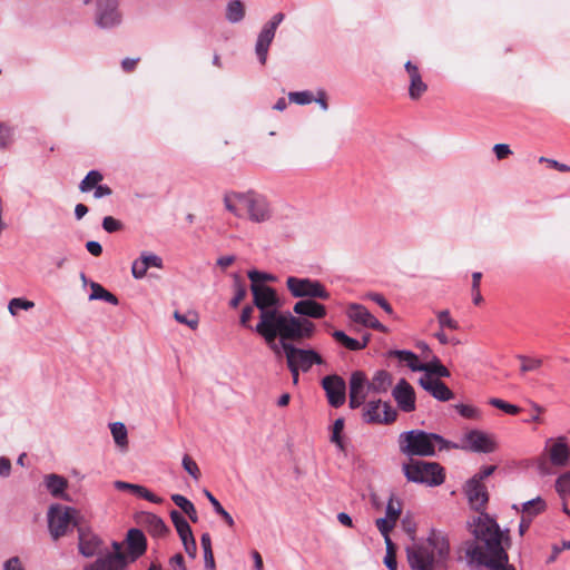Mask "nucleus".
Listing matches in <instances>:
<instances>
[{"mask_svg":"<svg viewBox=\"0 0 570 570\" xmlns=\"http://www.w3.org/2000/svg\"><path fill=\"white\" fill-rule=\"evenodd\" d=\"M473 534L476 542H469L465 554L471 562L485 566L489 570H514L509 564L507 548L510 546L509 535H504L497 521L481 513L474 521Z\"/></svg>","mask_w":570,"mask_h":570,"instance_id":"f257e3e1","label":"nucleus"},{"mask_svg":"<svg viewBox=\"0 0 570 570\" xmlns=\"http://www.w3.org/2000/svg\"><path fill=\"white\" fill-rule=\"evenodd\" d=\"M253 331L264 340L276 356H279L284 344L309 340L316 326L311 320L297 317L281 307L259 317Z\"/></svg>","mask_w":570,"mask_h":570,"instance_id":"f03ea898","label":"nucleus"},{"mask_svg":"<svg viewBox=\"0 0 570 570\" xmlns=\"http://www.w3.org/2000/svg\"><path fill=\"white\" fill-rule=\"evenodd\" d=\"M126 544L127 551H124L122 543L114 541L112 550L87 563L81 570H127L131 562L146 552V537L141 530L130 529L127 532Z\"/></svg>","mask_w":570,"mask_h":570,"instance_id":"7ed1b4c3","label":"nucleus"},{"mask_svg":"<svg viewBox=\"0 0 570 570\" xmlns=\"http://www.w3.org/2000/svg\"><path fill=\"white\" fill-rule=\"evenodd\" d=\"M450 556L448 534L441 530H431L426 542L406 548V557L412 570H438Z\"/></svg>","mask_w":570,"mask_h":570,"instance_id":"20e7f679","label":"nucleus"},{"mask_svg":"<svg viewBox=\"0 0 570 570\" xmlns=\"http://www.w3.org/2000/svg\"><path fill=\"white\" fill-rule=\"evenodd\" d=\"M224 205L236 217H242L246 213L248 219L254 223H265L272 218V207L267 198L253 190L226 194Z\"/></svg>","mask_w":570,"mask_h":570,"instance_id":"39448f33","label":"nucleus"},{"mask_svg":"<svg viewBox=\"0 0 570 570\" xmlns=\"http://www.w3.org/2000/svg\"><path fill=\"white\" fill-rule=\"evenodd\" d=\"M436 446L439 450H449L450 441L436 433H429L423 430H410L399 436L401 453L407 456H433Z\"/></svg>","mask_w":570,"mask_h":570,"instance_id":"423d86ee","label":"nucleus"},{"mask_svg":"<svg viewBox=\"0 0 570 570\" xmlns=\"http://www.w3.org/2000/svg\"><path fill=\"white\" fill-rule=\"evenodd\" d=\"M47 518L48 529L53 540L66 535L70 527H76L78 530L79 525H82L78 510L58 503L50 505Z\"/></svg>","mask_w":570,"mask_h":570,"instance_id":"0eeeda50","label":"nucleus"},{"mask_svg":"<svg viewBox=\"0 0 570 570\" xmlns=\"http://www.w3.org/2000/svg\"><path fill=\"white\" fill-rule=\"evenodd\" d=\"M402 469L410 482L422 483L429 487L440 485L444 482L443 469L436 462L411 460L410 463L403 464Z\"/></svg>","mask_w":570,"mask_h":570,"instance_id":"6e6552de","label":"nucleus"},{"mask_svg":"<svg viewBox=\"0 0 570 570\" xmlns=\"http://www.w3.org/2000/svg\"><path fill=\"white\" fill-rule=\"evenodd\" d=\"M286 288L294 298H330V293L325 286L320 281L308 277L288 276L286 278Z\"/></svg>","mask_w":570,"mask_h":570,"instance_id":"1a4fd4ad","label":"nucleus"},{"mask_svg":"<svg viewBox=\"0 0 570 570\" xmlns=\"http://www.w3.org/2000/svg\"><path fill=\"white\" fill-rule=\"evenodd\" d=\"M286 357L287 367H295L302 372H308L314 365L324 364L322 355L313 348L297 347L293 343L284 344L282 350Z\"/></svg>","mask_w":570,"mask_h":570,"instance_id":"9d476101","label":"nucleus"},{"mask_svg":"<svg viewBox=\"0 0 570 570\" xmlns=\"http://www.w3.org/2000/svg\"><path fill=\"white\" fill-rule=\"evenodd\" d=\"M250 292L253 305L259 312L258 318L282 307L278 294L273 287L265 284H255L250 285Z\"/></svg>","mask_w":570,"mask_h":570,"instance_id":"9b49d317","label":"nucleus"},{"mask_svg":"<svg viewBox=\"0 0 570 570\" xmlns=\"http://www.w3.org/2000/svg\"><path fill=\"white\" fill-rule=\"evenodd\" d=\"M495 448L494 440L480 430H471L465 433L461 439V443L450 442V449H461L479 453H491Z\"/></svg>","mask_w":570,"mask_h":570,"instance_id":"f8f14e48","label":"nucleus"},{"mask_svg":"<svg viewBox=\"0 0 570 570\" xmlns=\"http://www.w3.org/2000/svg\"><path fill=\"white\" fill-rule=\"evenodd\" d=\"M78 550L85 558L104 556L108 550L105 549L102 539L95 533L88 525H79L78 529Z\"/></svg>","mask_w":570,"mask_h":570,"instance_id":"ddd939ff","label":"nucleus"},{"mask_svg":"<svg viewBox=\"0 0 570 570\" xmlns=\"http://www.w3.org/2000/svg\"><path fill=\"white\" fill-rule=\"evenodd\" d=\"M396 416V410L381 400L367 402L362 414L363 421L370 424H390Z\"/></svg>","mask_w":570,"mask_h":570,"instance_id":"4468645a","label":"nucleus"},{"mask_svg":"<svg viewBox=\"0 0 570 570\" xmlns=\"http://www.w3.org/2000/svg\"><path fill=\"white\" fill-rule=\"evenodd\" d=\"M283 20L284 14L282 12L274 14L273 18L264 24L263 29L258 33L255 45V53L262 65L266 63L269 46L275 37L277 27Z\"/></svg>","mask_w":570,"mask_h":570,"instance_id":"2eb2a0df","label":"nucleus"},{"mask_svg":"<svg viewBox=\"0 0 570 570\" xmlns=\"http://www.w3.org/2000/svg\"><path fill=\"white\" fill-rule=\"evenodd\" d=\"M119 0H98L96 22L100 28H114L121 21V14L118 10Z\"/></svg>","mask_w":570,"mask_h":570,"instance_id":"dca6fc26","label":"nucleus"},{"mask_svg":"<svg viewBox=\"0 0 570 570\" xmlns=\"http://www.w3.org/2000/svg\"><path fill=\"white\" fill-rule=\"evenodd\" d=\"M322 387L326 393L328 403L333 407H340L346 400V384L345 381L336 375H327L322 380Z\"/></svg>","mask_w":570,"mask_h":570,"instance_id":"f3484780","label":"nucleus"},{"mask_svg":"<svg viewBox=\"0 0 570 570\" xmlns=\"http://www.w3.org/2000/svg\"><path fill=\"white\" fill-rule=\"evenodd\" d=\"M368 381L365 374L361 371H355L351 374L350 377V407L357 409L360 407L367 394L371 392L368 390Z\"/></svg>","mask_w":570,"mask_h":570,"instance_id":"a211bd4d","label":"nucleus"},{"mask_svg":"<svg viewBox=\"0 0 570 570\" xmlns=\"http://www.w3.org/2000/svg\"><path fill=\"white\" fill-rule=\"evenodd\" d=\"M392 395L401 411L410 413L415 410V392L406 380L401 379L397 382L392 391Z\"/></svg>","mask_w":570,"mask_h":570,"instance_id":"6ab92c4d","label":"nucleus"},{"mask_svg":"<svg viewBox=\"0 0 570 570\" xmlns=\"http://www.w3.org/2000/svg\"><path fill=\"white\" fill-rule=\"evenodd\" d=\"M464 493L468 498L470 507L475 511H481L485 508L489 500L487 487L476 482V479H470L464 485Z\"/></svg>","mask_w":570,"mask_h":570,"instance_id":"aec40b11","label":"nucleus"},{"mask_svg":"<svg viewBox=\"0 0 570 570\" xmlns=\"http://www.w3.org/2000/svg\"><path fill=\"white\" fill-rule=\"evenodd\" d=\"M419 383L438 401L446 402L454 397V393L440 379L423 375L420 377Z\"/></svg>","mask_w":570,"mask_h":570,"instance_id":"412c9836","label":"nucleus"},{"mask_svg":"<svg viewBox=\"0 0 570 570\" xmlns=\"http://www.w3.org/2000/svg\"><path fill=\"white\" fill-rule=\"evenodd\" d=\"M316 298L299 299L293 306V313L302 318H323L326 307L315 301Z\"/></svg>","mask_w":570,"mask_h":570,"instance_id":"4be33fe9","label":"nucleus"},{"mask_svg":"<svg viewBox=\"0 0 570 570\" xmlns=\"http://www.w3.org/2000/svg\"><path fill=\"white\" fill-rule=\"evenodd\" d=\"M348 317L366 327L384 332L385 327L370 313L367 308L358 304H352L348 308Z\"/></svg>","mask_w":570,"mask_h":570,"instance_id":"5701e85b","label":"nucleus"},{"mask_svg":"<svg viewBox=\"0 0 570 570\" xmlns=\"http://www.w3.org/2000/svg\"><path fill=\"white\" fill-rule=\"evenodd\" d=\"M404 67L410 77L409 96L411 99L416 100L428 90V86L422 80L417 66L407 61Z\"/></svg>","mask_w":570,"mask_h":570,"instance_id":"b1692460","label":"nucleus"},{"mask_svg":"<svg viewBox=\"0 0 570 570\" xmlns=\"http://www.w3.org/2000/svg\"><path fill=\"white\" fill-rule=\"evenodd\" d=\"M570 451L564 439L559 438L549 449V458L553 465L563 466L569 460Z\"/></svg>","mask_w":570,"mask_h":570,"instance_id":"393cba45","label":"nucleus"},{"mask_svg":"<svg viewBox=\"0 0 570 570\" xmlns=\"http://www.w3.org/2000/svg\"><path fill=\"white\" fill-rule=\"evenodd\" d=\"M115 488L120 491H125V490L130 491L134 494H136L140 498H144L147 501L153 502V503H160L163 501L161 498L157 497L156 494L150 492L147 488L139 485V484L128 483L125 481H116Z\"/></svg>","mask_w":570,"mask_h":570,"instance_id":"a878e982","label":"nucleus"},{"mask_svg":"<svg viewBox=\"0 0 570 570\" xmlns=\"http://www.w3.org/2000/svg\"><path fill=\"white\" fill-rule=\"evenodd\" d=\"M513 509L517 511H521V514L524 517H528L530 520L533 521V519L546 511L547 503L541 497H537L532 500H529L527 502H523L521 504V509H519L515 504L513 505Z\"/></svg>","mask_w":570,"mask_h":570,"instance_id":"bb28decb","label":"nucleus"},{"mask_svg":"<svg viewBox=\"0 0 570 570\" xmlns=\"http://www.w3.org/2000/svg\"><path fill=\"white\" fill-rule=\"evenodd\" d=\"M389 355L397 358L401 363H404L413 372H421V370L425 368L423 363L420 362L417 355L411 351L393 350L390 351Z\"/></svg>","mask_w":570,"mask_h":570,"instance_id":"cd10ccee","label":"nucleus"},{"mask_svg":"<svg viewBox=\"0 0 570 570\" xmlns=\"http://www.w3.org/2000/svg\"><path fill=\"white\" fill-rule=\"evenodd\" d=\"M332 336L335 338L336 342L342 344L344 347H346L350 351H360L366 347L370 336L366 335L363 337L362 341L352 338L347 336L343 331H334Z\"/></svg>","mask_w":570,"mask_h":570,"instance_id":"c85d7f7f","label":"nucleus"},{"mask_svg":"<svg viewBox=\"0 0 570 570\" xmlns=\"http://www.w3.org/2000/svg\"><path fill=\"white\" fill-rule=\"evenodd\" d=\"M45 485L52 497L60 498L67 489L68 482L63 476L52 473L45 476Z\"/></svg>","mask_w":570,"mask_h":570,"instance_id":"c756f323","label":"nucleus"},{"mask_svg":"<svg viewBox=\"0 0 570 570\" xmlns=\"http://www.w3.org/2000/svg\"><path fill=\"white\" fill-rule=\"evenodd\" d=\"M368 390L373 393H384L392 384V376L389 372L377 371L371 381H368Z\"/></svg>","mask_w":570,"mask_h":570,"instance_id":"7c9ffc66","label":"nucleus"},{"mask_svg":"<svg viewBox=\"0 0 570 570\" xmlns=\"http://www.w3.org/2000/svg\"><path fill=\"white\" fill-rule=\"evenodd\" d=\"M423 366H425V368L421 370V372H424V375H431V377L434 379L450 376V371L441 363L436 356H433L431 361L423 363Z\"/></svg>","mask_w":570,"mask_h":570,"instance_id":"2f4dec72","label":"nucleus"},{"mask_svg":"<svg viewBox=\"0 0 570 570\" xmlns=\"http://www.w3.org/2000/svg\"><path fill=\"white\" fill-rule=\"evenodd\" d=\"M109 428L116 445L121 450L127 449L128 432L126 425L121 422H114L109 424Z\"/></svg>","mask_w":570,"mask_h":570,"instance_id":"473e14b6","label":"nucleus"},{"mask_svg":"<svg viewBox=\"0 0 570 570\" xmlns=\"http://www.w3.org/2000/svg\"><path fill=\"white\" fill-rule=\"evenodd\" d=\"M91 294L89 295L90 301L101 299L112 305H118V298L107 289H105L100 284L92 282L90 284Z\"/></svg>","mask_w":570,"mask_h":570,"instance_id":"72a5a7b5","label":"nucleus"},{"mask_svg":"<svg viewBox=\"0 0 570 570\" xmlns=\"http://www.w3.org/2000/svg\"><path fill=\"white\" fill-rule=\"evenodd\" d=\"M245 17V7L239 0H232L226 7V19L230 23H238Z\"/></svg>","mask_w":570,"mask_h":570,"instance_id":"f704fd0d","label":"nucleus"},{"mask_svg":"<svg viewBox=\"0 0 570 570\" xmlns=\"http://www.w3.org/2000/svg\"><path fill=\"white\" fill-rule=\"evenodd\" d=\"M146 523L149 532L154 537H163L168 532V528L165 524L164 520L155 514H147Z\"/></svg>","mask_w":570,"mask_h":570,"instance_id":"c9c22d12","label":"nucleus"},{"mask_svg":"<svg viewBox=\"0 0 570 570\" xmlns=\"http://www.w3.org/2000/svg\"><path fill=\"white\" fill-rule=\"evenodd\" d=\"M204 493L210 502L214 511L223 518L228 527L233 528L235 524L233 517L224 509L220 502L208 490H205Z\"/></svg>","mask_w":570,"mask_h":570,"instance_id":"e433bc0d","label":"nucleus"},{"mask_svg":"<svg viewBox=\"0 0 570 570\" xmlns=\"http://www.w3.org/2000/svg\"><path fill=\"white\" fill-rule=\"evenodd\" d=\"M170 519L176 528L179 538L189 535V533L193 532L189 523L179 511L173 510L170 512Z\"/></svg>","mask_w":570,"mask_h":570,"instance_id":"4c0bfd02","label":"nucleus"},{"mask_svg":"<svg viewBox=\"0 0 570 570\" xmlns=\"http://www.w3.org/2000/svg\"><path fill=\"white\" fill-rule=\"evenodd\" d=\"M102 175L98 170H90L86 177L81 180L79 185V189L82 193L90 191L95 187L99 186V183L102 180Z\"/></svg>","mask_w":570,"mask_h":570,"instance_id":"58836bf2","label":"nucleus"},{"mask_svg":"<svg viewBox=\"0 0 570 570\" xmlns=\"http://www.w3.org/2000/svg\"><path fill=\"white\" fill-rule=\"evenodd\" d=\"M35 307V303L32 301L21 298V297H14L10 299L8 304V311L12 316H16L18 314L19 309L29 311Z\"/></svg>","mask_w":570,"mask_h":570,"instance_id":"ea45409f","label":"nucleus"},{"mask_svg":"<svg viewBox=\"0 0 570 570\" xmlns=\"http://www.w3.org/2000/svg\"><path fill=\"white\" fill-rule=\"evenodd\" d=\"M234 291H235V294H234V297L229 302V306L232 308H237L239 306L240 302L246 297V294H247L246 287L238 276H235Z\"/></svg>","mask_w":570,"mask_h":570,"instance_id":"a19ab883","label":"nucleus"},{"mask_svg":"<svg viewBox=\"0 0 570 570\" xmlns=\"http://www.w3.org/2000/svg\"><path fill=\"white\" fill-rule=\"evenodd\" d=\"M385 546H386V553H385L383 562L389 570H396L397 561H396L395 544L392 542L391 539H387V542H385Z\"/></svg>","mask_w":570,"mask_h":570,"instance_id":"79ce46f5","label":"nucleus"},{"mask_svg":"<svg viewBox=\"0 0 570 570\" xmlns=\"http://www.w3.org/2000/svg\"><path fill=\"white\" fill-rule=\"evenodd\" d=\"M386 518L391 519L392 521L396 522L401 515L402 512V504L401 501L391 495L389 499V502L386 504Z\"/></svg>","mask_w":570,"mask_h":570,"instance_id":"37998d69","label":"nucleus"},{"mask_svg":"<svg viewBox=\"0 0 570 570\" xmlns=\"http://www.w3.org/2000/svg\"><path fill=\"white\" fill-rule=\"evenodd\" d=\"M288 100L292 104L304 106L311 104L314 100V96L308 90L292 91L288 94Z\"/></svg>","mask_w":570,"mask_h":570,"instance_id":"c03bdc74","label":"nucleus"},{"mask_svg":"<svg viewBox=\"0 0 570 570\" xmlns=\"http://www.w3.org/2000/svg\"><path fill=\"white\" fill-rule=\"evenodd\" d=\"M518 360L521 362L520 371L522 373L538 370L542 365V360L537 357H529L525 355H518Z\"/></svg>","mask_w":570,"mask_h":570,"instance_id":"a18cd8bd","label":"nucleus"},{"mask_svg":"<svg viewBox=\"0 0 570 570\" xmlns=\"http://www.w3.org/2000/svg\"><path fill=\"white\" fill-rule=\"evenodd\" d=\"M184 470L195 480L198 481L202 476L200 470L197 463L188 455L185 454L181 460Z\"/></svg>","mask_w":570,"mask_h":570,"instance_id":"49530a36","label":"nucleus"},{"mask_svg":"<svg viewBox=\"0 0 570 570\" xmlns=\"http://www.w3.org/2000/svg\"><path fill=\"white\" fill-rule=\"evenodd\" d=\"M441 328L458 330L459 323L453 320L448 309L440 311L436 315Z\"/></svg>","mask_w":570,"mask_h":570,"instance_id":"de8ad7c7","label":"nucleus"},{"mask_svg":"<svg viewBox=\"0 0 570 570\" xmlns=\"http://www.w3.org/2000/svg\"><path fill=\"white\" fill-rule=\"evenodd\" d=\"M375 524L381 532V534L384 537L385 542H387V539L390 538V532L395 527L396 522L392 521L391 519L384 517L380 518L375 521Z\"/></svg>","mask_w":570,"mask_h":570,"instance_id":"09e8293b","label":"nucleus"},{"mask_svg":"<svg viewBox=\"0 0 570 570\" xmlns=\"http://www.w3.org/2000/svg\"><path fill=\"white\" fill-rule=\"evenodd\" d=\"M343 428H344V420L343 419H337L335 420L334 424H333V432H332V436H331V441L333 443L336 444V446L343 451L344 450V444H343V441H342V438H341V433L343 431Z\"/></svg>","mask_w":570,"mask_h":570,"instance_id":"8fccbe9b","label":"nucleus"},{"mask_svg":"<svg viewBox=\"0 0 570 570\" xmlns=\"http://www.w3.org/2000/svg\"><path fill=\"white\" fill-rule=\"evenodd\" d=\"M174 317L178 323L186 324L191 330H196L198 326V317L196 314L186 315L175 312Z\"/></svg>","mask_w":570,"mask_h":570,"instance_id":"3c124183","label":"nucleus"},{"mask_svg":"<svg viewBox=\"0 0 570 570\" xmlns=\"http://www.w3.org/2000/svg\"><path fill=\"white\" fill-rule=\"evenodd\" d=\"M247 276L250 279V285L263 284L264 282L274 281L273 275L256 269L249 271L247 273Z\"/></svg>","mask_w":570,"mask_h":570,"instance_id":"603ef678","label":"nucleus"},{"mask_svg":"<svg viewBox=\"0 0 570 570\" xmlns=\"http://www.w3.org/2000/svg\"><path fill=\"white\" fill-rule=\"evenodd\" d=\"M490 404L511 415H515L520 412V409L517 405L507 403L501 399H491Z\"/></svg>","mask_w":570,"mask_h":570,"instance_id":"864d4df0","label":"nucleus"},{"mask_svg":"<svg viewBox=\"0 0 570 570\" xmlns=\"http://www.w3.org/2000/svg\"><path fill=\"white\" fill-rule=\"evenodd\" d=\"M455 409L465 419L476 420L480 417V411L474 406L456 404Z\"/></svg>","mask_w":570,"mask_h":570,"instance_id":"5fc2aeb1","label":"nucleus"},{"mask_svg":"<svg viewBox=\"0 0 570 570\" xmlns=\"http://www.w3.org/2000/svg\"><path fill=\"white\" fill-rule=\"evenodd\" d=\"M148 271V267L146 266V263L139 257L136 261H134L131 265V274L136 279H141L146 276V273Z\"/></svg>","mask_w":570,"mask_h":570,"instance_id":"6e6d98bb","label":"nucleus"},{"mask_svg":"<svg viewBox=\"0 0 570 570\" xmlns=\"http://www.w3.org/2000/svg\"><path fill=\"white\" fill-rule=\"evenodd\" d=\"M180 540H181V542L184 544L186 553L190 558H195L196 553H197V546H196V541H195V538L193 535V532L189 533V535L180 537Z\"/></svg>","mask_w":570,"mask_h":570,"instance_id":"4d7b16f0","label":"nucleus"},{"mask_svg":"<svg viewBox=\"0 0 570 570\" xmlns=\"http://www.w3.org/2000/svg\"><path fill=\"white\" fill-rule=\"evenodd\" d=\"M556 489L562 495L570 493V472L564 473L557 479Z\"/></svg>","mask_w":570,"mask_h":570,"instance_id":"13d9d810","label":"nucleus"},{"mask_svg":"<svg viewBox=\"0 0 570 570\" xmlns=\"http://www.w3.org/2000/svg\"><path fill=\"white\" fill-rule=\"evenodd\" d=\"M254 305H246L243 309H242V313H240V316H239V323L242 326L246 327V328H249L253 331L254 326H252L249 324V321L253 316V312H254Z\"/></svg>","mask_w":570,"mask_h":570,"instance_id":"bf43d9fd","label":"nucleus"},{"mask_svg":"<svg viewBox=\"0 0 570 570\" xmlns=\"http://www.w3.org/2000/svg\"><path fill=\"white\" fill-rule=\"evenodd\" d=\"M140 258L146 263V266L148 268H150V267L161 268L163 267L161 258L155 254L144 252L140 255Z\"/></svg>","mask_w":570,"mask_h":570,"instance_id":"052dcab7","label":"nucleus"},{"mask_svg":"<svg viewBox=\"0 0 570 570\" xmlns=\"http://www.w3.org/2000/svg\"><path fill=\"white\" fill-rule=\"evenodd\" d=\"M102 228L107 233H114V232H117V230H119L121 228V223L119 220L115 219L111 216H106L102 219Z\"/></svg>","mask_w":570,"mask_h":570,"instance_id":"680f3d73","label":"nucleus"},{"mask_svg":"<svg viewBox=\"0 0 570 570\" xmlns=\"http://www.w3.org/2000/svg\"><path fill=\"white\" fill-rule=\"evenodd\" d=\"M493 153L499 160H502L512 154L510 146L507 144H497L493 146Z\"/></svg>","mask_w":570,"mask_h":570,"instance_id":"e2e57ef3","label":"nucleus"},{"mask_svg":"<svg viewBox=\"0 0 570 570\" xmlns=\"http://www.w3.org/2000/svg\"><path fill=\"white\" fill-rule=\"evenodd\" d=\"M173 502L185 513L190 505H194L186 497L181 494H173Z\"/></svg>","mask_w":570,"mask_h":570,"instance_id":"0e129e2a","label":"nucleus"},{"mask_svg":"<svg viewBox=\"0 0 570 570\" xmlns=\"http://www.w3.org/2000/svg\"><path fill=\"white\" fill-rule=\"evenodd\" d=\"M372 301L379 304L386 313L392 314L393 309L390 303L381 294H370Z\"/></svg>","mask_w":570,"mask_h":570,"instance_id":"69168bd1","label":"nucleus"},{"mask_svg":"<svg viewBox=\"0 0 570 570\" xmlns=\"http://www.w3.org/2000/svg\"><path fill=\"white\" fill-rule=\"evenodd\" d=\"M495 471V465L483 466L476 474L471 479H476V482L483 483V480L490 476Z\"/></svg>","mask_w":570,"mask_h":570,"instance_id":"338daca9","label":"nucleus"},{"mask_svg":"<svg viewBox=\"0 0 570 570\" xmlns=\"http://www.w3.org/2000/svg\"><path fill=\"white\" fill-rule=\"evenodd\" d=\"M3 570H24L18 557L8 559L3 564Z\"/></svg>","mask_w":570,"mask_h":570,"instance_id":"774afa93","label":"nucleus"}]
</instances>
